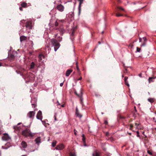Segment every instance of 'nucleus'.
Wrapping results in <instances>:
<instances>
[{
  "label": "nucleus",
  "mask_w": 156,
  "mask_h": 156,
  "mask_svg": "<svg viewBox=\"0 0 156 156\" xmlns=\"http://www.w3.org/2000/svg\"><path fill=\"white\" fill-rule=\"evenodd\" d=\"M22 135L25 137H33L34 136V134L32 133L29 129H26L23 131L22 133Z\"/></svg>",
  "instance_id": "1"
},
{
  "label": "nucleus",
  "mask_w": 156,
  "mask_h": 156,
  "mask_svg": "<svg viewBox=\"0 0 156 156\" xmlns=\"http://www.w3.org/2000/svg\"><path fill=\"white\" fill-rule=\"evenodd\" d=\"M51 42L52 46L54 47L55 51H56L60 47L59 43H58L57 41L54 39H51Z\"/></svg>",
  "instance_id": "2"
},
{
  "label": "nucleus",
  "mask_w": 156,
  "mask_h": 156,
  "mask_svg": "<svg viewBox=\"0 0 156 156\" xmlns=\"http://www.w3.org/2000/svg\"><path fill=\"white\" fill-rule=\"evenodd\" d=\"M16 72L18 74H20L23 77H26V76H24V75L26 74L24 72H26V70L23 68H21L19 70H16Z\"/></svg>",
  "instance_id": "3"
},
{
  "label": "nucleus",
  "mask_w": 156,
  "mask_h": 156,
  "mask_svg": "<svg viewBox=\"0 0 156 156\" xmlns=\"http://www.w3.org/2000/svg\"><path fill=\"white\" fill-rule=\"evenodd\" d=\"M75 94L78 97H80V103L81 104H82V101L83 100V98H82V94L83 93L82 91V90H81L80 91V93L78 94L77 92L75 91Z\"/></svg>",
  "instance_id": "4"
},
{
  "label": "nucleus",
  "mask_w": 156,
  "mask_h": 156,
  "mask_svg": "<svg viewBox=\"0 0 156 156\" xmlns=\"http://www.w3.org/2000/svg\"><path fill=\"white\" fill-rule=\"evenodd\" d=\"M2 139L4 140H9L11 139V138L9 135L6 133L4 134V136L2 137Z\"/></svg>",
  "instance_id": "5"
},
{
  "label": "nucleus",
  "mask_w": 156,
  "mask_h": 156,
  "mask_svg": "<svg viewBox=\"0 0 156 156\" xmlns=\"http://www.w3.org/2000/svg\"><path fill=\"white\" fill-rule=\"evenodd\" d=\"M35 114L34 111H30L27 114V116L30 118H32L34 117Z\"/></svg>",
  "instance_id": "6"
},
{
  "label": "nucleus",
  "mask_w": 156,
  "mask_h": 156,
  "mask_svg": "<svg viewBox=\"0 0 156 156\" xmlns=\"http://www.w3.org/2000/svg\"><path fill=\"white\" fill-rule=\"evenodd\" d=\"M56 8L58 10L61 12H63L64 9V7L62 4L58 5Z\"/></svg>",
  "instance_id": "7"
},
{
  "label": "nucleus",
  "mask_w": 156,
  "mask_h": 156,
  "mask_svg": "<svg viewBox=\"0 0 156 156\" xmlns=\"http://www.w3.org/2000/svg\"><path fill=\"white\" fill-rule=\"evenodd\" d=\"M28 78L30 80H33L35 78V75L32 73H29L28 74Z\"/></svg>",
  "instance_id": "8"
},
{
  "label": "nucleus",
  "mask_w": 156,
  "mask_h": 156,
  "mask_svg": "<svg viewBox=\"0 0 156 156\" xmlns=\"http://www.w3.org/2000/svg\"><path fill=\"white\" fill-rule=\"evenodd\" d=\"M36 117L37 119H39L42 120V112L41 111H39L36 116Z\"/></svg>",
  "instance_id": "9"
},
{
  "label": "nucleus",
  "mask_w": 156,
  "mask_h": 156,
  "mask_svg": "<svg viewBox=\"0 0 156 156\" xmlns=\"http://www.w3.org/2000/svg\"><path fill=\"white\" fill-rule=\"evenodd\" d=\"M64 146L63 144H60L59 145H58L56 146V149L57 150H62L64 148Z\"/></svg>",
  "instance_id": "10"
},
{
  "label": "nucleus",
  "mask_w": 156,
  "mask_h": 156,
  "mask_svg": "<svg viewBox=\"0 0 156 156\" xmlns=\"http://www.w3.org/2000/svg\"><path fill=\"white\" fill-rule=\"evenodd\" d=\"M26 27L29 29L32 28L31 23L30 22L28 21L26 23Z\"/></svg>",
  "instance_id": "11"
},
{
  "label": "nucleus",
  "mask_w": 156,
  "mask_h": 156,
  "mask_svg": "<svg viewBox=\"0 0 156 156\" xmlns=\"http://www.w3.org/2000/svg\"><path fill=\"white\" fill-rule=\"evenodd\" d=\"M45 57V56H44L42 54H39V56L38 57V61L39 62H41V61L43 59H44V58Z\"/></svg>",
  "instance_id": "12"
},
{
  "label": "nucleus",
  "mask_w": 156,
  "mask_h": 156,
  "mask_svg": "<svg viewBox=\"0 0 156 156\" xmlns=\"http://www.w3.org/2000/svg\"><path fill=\"white\" fill-rule=\"evenodd\" d=\"M80 2H79V6L78 7V9H79V14H80V11H81V4L83 3V0H78Z\"/></svg>",
  "instance_id": "13"
},
{
  "label": "nucleus",
  "mask_w": 156,
  "mask_h": 156,
  "mask_svg": "<svg viewBox=\"0 0 156 156\" xmlns=\"http://www.w3.org/2000/svg\"><path fill=\"white\" fill-rule=\"evenodd\" d=\"M134 124H135V126H136V129L140 128V129H141V127H140V123L139 122L137 121H136V122Z\"/></svg>",
  "instance_id": "14"
},
{
  "label": "nucleus",
  "mask_w": 156,
  "mask_h": 156,
  "mask_svg": "<svg viewBox=\"0 0 156 156\" xmlns=\"http://www.w3.org/2000/svg\"><path fill=\"white\" fill-rule=\"evenodd\" d=\"M76 114L77 116L80 118H81L82 116V115L79 113L77 108H76Z\"/></svg>",
  "instance_id": "15"
},
{
  "label": "nucleus",
  "mask_w": 156,
  "mask_h": 156,
  "mask_svg": "<svg viewBox=\"0 0 156 156\" xmlns=\"http://www.w3.org/2000/svg\"><path fill=\"white\" fill-rule=\"evenodd\" d=\"M117 9L116 11L117 12H119L120 11V10H122L123 12H126V11L125 10L121 7L117 6Z\"/></svg>",
  "instance_id": "16"
},
{
  "label": "nucleus",
  "mask_w": 156,
  "mask_h": 156,
  "mask_svg": "<svg viewBox=\"0 0 156 156\" xmlns=\"http://www.w3.org/2000/svg\"><path fill=\"white\" fill-rule=\"evenodd\" d=\"M15 56L11 54L9 55V58L11 61L13 60Z\"/></svg>",
  "instance_id": "17"
},
{
  "label": "nucleus",
  "mask_w": 156,
  "mask_h": 156,
  "mask_svg": "<svg viewBox=\"0 0 156 156\" xmlns=\"http://www.w3.org/2000/svg\"><path fill=\"white\" fill-rule=\"evenodd\" d=\"M155 78V77H149L148 79L149 83H150L151 82H153L154 81V80Z\"/></svg>",
  "instance_id": "18"
},
{
  "label": "nucleus",
  "mask_w": 156,
  "mask_h": 156,
  "mask_svg": "<svg viewBox=\"0 0 156 156\" xmlns=\"http://www.w3.org/2000/svg\"><path fill=\"white\" fill-rule=\"evenodd\" d=\"M27 39V37L24 36H22L20 37V41L21 42L23 41L26 40Z\"/></svg>",
  "instance_id": "19"
},
{
  "label": "nucleus",
  "mask_w": 156,
  "mask_h": 156,
  "mask_svg": "<svg viewBox=\"0 0 156 156\" xmlns=\"http://www.w3.org/2000/svg\"><path fill=\"white\" fill-rule=\"evenodd\" d=\"M21 145L24 148L27 147V144L26 142L24 141H23L21 143Z\"/></svg>",
  "instance_id": "20"
},
{
  "label": "nucleus",
  "mask_w": 156,
  "mask_h": 156,
  "mask_svg": "<svg viewBox=\"0 0 156 156\" xmlns=\"http://www.w3.org/2000/svg\"><path fill=\"white\" fill-rule=\"evenodd\" d=\"M59 31L61 35H62L65 32V30L63 28L60 27L59 29Z\"/></svg>",
  "instance_id": "21"
},
{
  "label": "nucleus",
  "mask_w": 156,
  "mask_h": 156,
  "mask_svg": "<svg viewBox=\"0 0 156 156\" xmlns=\"http://www.w3.org/2000/svg\"><path fill=\"white\" fill-rule=\"evenodd\" d=\"M72 71L73 70L72 69H68L67 70L66 74V76H69Z\"/></svg>",
  "instance_id": "22"
},
{
  "label": "nucleus",
  "mask_w": 156,
  "mask_h": 156,
  "mask_svg": "<svg viewBox=\"0 0 156 156\" xmlns=\"http://www.w3.org/2000/svg\"><path fill=\"white\" fill-rule=\"evenodd\" d=\"M21 6L23 8H26L27 7V4L25 2H23L21 3Z\"/></svg>",
  "instance_id": "23"
},
{
  "label": "nucleus",
  "mask_w": 156,
  "mask_h": 156,
  "mask_svg": "<svg viewBox=\"0 0 156 156\" xmlns=\"http://www.w3.org/2000/svg\"><path fill=\"white\" fill-rule=\"evenodd\" d=\"M144 41V42L141 45V46H145L146 44L147 39L145 37H143V38Z\"/></svg>",
  "instance_id": "24"
},
{
  "label": "nucleus",
  "mask_w": 156,
  "mask_h": 156,
  "mask_svg": "<svg viewBox=\"0 0 156 156\" xmlns=\"http://www.w3.org/2000/svg\"><path fill=\"white\" fill-rule=\"evenodd\" d=\"M93 156H101L100 153L97 151H96L93 154Z\"/></svg>",
  "instance_id": "25"
},
{
  "label": "nucleus",
  "mask_w": 156,
  "mask_h": 156,
  "mask_svg": "<svg viewBox=\"0 0 156 156\" xmlns=\"http://www.w3.org/2000/svg\"><path fill=\"white\" fill-rule=\"evenodd\" d=\"M36 143L38 144L41 142V138L40 137H37L35 140Z\"/></svg>",
  "instance_id": "26"
},
{
  "label": "nucleus",
  "mask_w": 156,
  "mask_h": 156,
  "mask_svg": "<svg viewBox=\"0 0 156 156\" xmlns=\"http://www.w3.org/2000/svg\"><path fill=\"white\" fill-rule=\"evenodd\" d=\"M35 64L34 62H32L30 65V68L31 69H33L34 68Z\"/></svg>",
  "instance_id": "27"
},
{
  "label": "nucleus",
  "mask_w": 156,
  "mask_h": 156,
  "mask_svg": "<svg viewBox=\"0 0 156 156\" xmlns=\"http://www.w3.org/2000/svg\"><path fill=\"white\" fill-rule=\"evenodd\" d=\"M76 29V27H74L73 28L72 30V33L71 34L72 36H73L74 34V33L75 32V31Z\"/></svg>",
  "instance_id": "28"
},
{
  "label": "nucleus",
  "mask_w": 156,
  "mask_h": 156,
  "mask_svg": "<svg viewBox=\"0 0 156 156\" xmlns=\"http://www.w3.org/2000/svg\"><path fill=\"white\" fill-rule=\"evenodd\" d=\"M82 136L83 142V143L85 144V142H86V141H85L86 138H85L84 134L82 135Z\"/></svg>",
  "instance_id": "29"
},
{
  "label": "nucleus",
  "mask_w": 156,
  "mask_h": 156,
  "mask_svg": "<svg viewBox=\"0 0 156 156\" xmlns=\"http://www.w3.org/2000/svg\"><path fill=\"white\" fill-rule=\"evenodd\" d=\"M148 100L151 103H153L154 102V100L153 98H148Z\"/></svg>",
  "instance_id": "30"
},
{
  "label": "nucleus",
  "mask_w": 156,
  "mask_h": 156,
  "mask_svg": "<svg viewBox=\"0 0 156 156\" xmlns=\"http://www.w3.org/2000/svg\"><path fill=\"white\" fill-rule=\"evenodd\" d=\"M56 143H57V142L56 141H54L52 143V146L53 147H54L56 145Z\"/></svg>",
  "instance_id": "31"
},
{
  "label": "nucleus",
  "mask_w": 156,
  "mask_h": 156,
  "mask_svg": "<svg viewBox=\"0 0 156 156\" xmlns=\"http://www.w3.org/2000/svg\"><path fill=\"white\" fill-rule=\"evenodd\" d=\"M69 156H76V154L75 153H73L70 152L69 154Z\"/></svg>",
  "instance_id": "32"
},
{
  "label": "nucleus",
  "mask_w": 156,
  "mask_h": 156,
  "mask_svg": "<svg viewBox=\"0 0 156 156\" xmlns=\"http://www.w3.org/2000/svg\"><path fill=\"white\" fill-rule=\"evenodd\" d=\"M116 16L117 17H119L120 16H122L123 15L121 14L116 13Z\"/></svg>",
  "instance_id": "33"
},
{
  "label": "nucleus",
  "mask_w": 156,
  "mask_h": 156,
  "mask_svg": "<svg viewBox=\"0 0 156 156\" xmlns=\"http://www.w3.org/2000/svg\"><path fill=\"white\" fill-rule=\"evenodd\" d=\"M76 68L77 70L78 71H79L80 70H79V69L78 65V62H76Z\"/></svg>",
  "instance_id": "34"
},
{
  "label": "nucleus",
  "mask_w": 156,
  "mask_h": 156,
  "mask_svg": "<svg viewBox=\"0 0 156 156\" xmlns=\"http://www.w3.org/2000/svg\"><path fill=\"white\" fill-rule=\"evenodd\" d=\"M133 127V125L132 124H131L130 125V128L129 129L130 130H132Z\"/></svg>",
  "instance_id": "35"
},
{
  "label": "nucleus",
  "mask_w": 156,
  "mask_h": 156,
  "mask_svg": "<svg viewBox=\"0 0 156 156\" xmlns=\"http://www.w3.org/2000/svg\"><path fill=\"white\" fill-rule=\"evenodd\" d=\"M140 48H139L138 47H137L136 48V51L138 52H140Z\"/></svg>",
  "instance_id": "36"
},
{
  "label": "nucleus",
  "mask_w": 156,
  "mask_h": 156,
  "mask_svg": "<svg viewBox=\"0 0 156 156\" xmlns=\"http://www.w3.org/2000/svg\"><path fill=\"white\" fill-rule=\"evenodd\" d=\"M58 22L57 21H56L55 23V26L56 27H57L58 26Z\"/></svg>",
  "instance_id": "37"
},
{
  "label": "nucleus",
  "mask_w": 156,
  "mask_h": 156,
  "mask_svg": "<svg viewBox=\"0 0 156 156\" xmlns=\"http://www.w3.org/2000/svg\"><path fill=\"white\" fill-rule=\"evenodd\" d=\"M56 114H57L56 113H55V115L54 116V119H55V121H56L57 120V119L56 117Z\"/></svg>",
  "instance_id": "38"
},
{
  "label": "nucleus",
  "mask_w": 156,
  "mask_h": 156,
  "mask_svg": "<svg viewBox=\"0 0 156 156\" xmlns=\"http://www.w3.org/2000/svg\"><path fill=\"white\" fill-rule=\"evenodd\" d=\"M125 84H126V85L127 86H128L129 87V84L128 83V81H125Z\"/></svg>",
  "instance_id": "39"
},
{
  "label": "nucleus",
  "mask_w": 156,
  "mask_h": 156,
  "mask_svg": "<svg viewBox=\"0 0 156 156\" xmlns=\"http://www.w3.org/2000/svg\"><path fill=\"white\" fill-rule=\"evenodd\" d=\"M147 153L148 154H149L150 155H152V153L150 151L148 150L147 151Z\"/></svg>",
  "instance_id": "40"
},
{
  "label": "nucleus",
  "mask_w": 156,
  "mask_h": 156,
  "mask_svg": "<svg viewBox=\"0 0 156 156\" xmlns=\"http://www.w3.org/2000/svg\"><path fill=\"white\" fill-rule=\"evenodd\" d=\"M128 79V77L127 76H125L124 78V81H127V80Z\"/></svg>",
  "instance_id": "41"
},
{
  "label": "nucleus",
  "mask_w": 156,
  "mask_h": 156,
  "mask_svg": "<svg viewBox=\"0 0 156 156\" xmlns=\"http://www.w3.org/2000/svg\"><path fill=\"white\" fill-rule=\"evenodd\" d=\"M14 128L15 129H18V127L17 126H14Z\"/></svg>",
  "instance_id": "42"
},
{
  "label": "nucleus",
  "mask_w": 156,
  "mask_h": 156,
  "mask_svg": "<svg viewBox=\"0 0 156 156\" xmlns=\"http://www.w3.org/2000/svg\"><path fill=\"white\" fill-rule=\"evenodd\" d=\"M74 134L75 135H77V133H76L77 131L75 129H74Z\"/></svg>",
  "instance_id": "43"
},
{
  "label": "nucleus",
  "mask_w": 156,
  "mask_h": 156,
  "mask_svg": "<svg viewBox=\"0 0 156 156\" xmlns=\"http://www.w3.org/2000/svg\"><path fill=\"white\" fill-rule=\"evenodd\" d=\"M32 105V107L34 108H35V107L36 106V105L35 104H33Z\"/></svg>",
  "instance_id": "44"
},
{
  "label": "nucleus",
  "mask_w": 156,
  "mask_h": 156,
  "mask_svg": "<svg viewBox=\"0 0 156 156\" xmlns=\"http://www.w3.org/2000/svg\"><path fill=\"white\" fill-rule=\"evenodd\" d=\"M104 123L105 124V125H107L108 124V122L107 121V120H105L104 122Z\"/></svg>",
  "instance_id": "45"
},
{
  "label": "nucleus",
  "mask_w": 156,
  "mask_h": 156,
  "mask_svg": "<svg viewBox=\"0 0 156 156\" xmlns=\"http://www.w3.org/2000/svg\"><path fill=\"white\" fill-rule=\"evenodd\" d=\"M2 148L3 149H6L8 148L7 147H5L4 146H2Z\"/></svg>",
  "instance_id": "46"
},
{
  "label": "nucleus",
  "mask_w": 156,
  "mask_h": 156,
  "mask_svg": "<svg viewBox=\"0 0 156 156\" xmlns=\"http://www.w3.org/2000/svg\"><path fill=\"white\" fill-rule=\"evenodd\" d=\"M133 46V45L132 44H130L129 45V47H132Z\"/></svg>",
  "instance_id": "47"
},
{
  "label": "nucleus",
  "mask_w": 156,
  "mask_h": 156,
  "mask_svg": "<svg viewBox=\"0 0 156 156\" xmlns=\"http://www.w3.org/2000/svg\"><path fill=\"white\" fill-rule=\"evenodd\" d=\"M22 7H20L19 8V9H20V10L21 11H23V9H22Z\"/></svg>",
  "instance_id": "48"
},
{
  "label": "nucleus",
  "mask_w": 156,
  "mask_h": 156,
  "mask_svg": "<svg viewBox=\"0 0 156 156\" xmlns=\"http://www.w3.org/2000/svg\"><path fill=\"white\" fill-rule=\"evenodd\" d=\"M136 133L137 134V136L138 137L139 136V132L138 131H137Z\"/></svg>",
  "instance_id": "49"
},
{
  "label": "nucleus",
  "mask_w": 156,
  "mask_h": 156,
  "mask_svg": "<svg viewBox=\"0 0 156 156\" xmlns=\"http://www.w3.org/2000/svg\"><path fill=\"white\" fill-rule=\"evenodd\" d=\"M139 76L140 77H142V74L141 73H140L139 74Z\"/></svg>",
  "instance_id": "50"
},
{
  "label": "nucleus",
  "mask_w": 156,
  "mask_h": 156,
  "mask_svg": "<svg viewBox=\"0 0 156 156\" xmlns=\"http://www.w3.org/2000/svg\"><path fill=\"white\" fill-rule=\"evenodd\" d=\"M63 83H61L60 84V86L61 87H62L63 85Z\"/></svg>",
  "instance_id": "51"
},
{
  "label": "nucleus",
  "mask_w": 156,
  "mask_h": 156,
  "mask_svg": "<svg viewBox=\"0 0 156 156\" xmlns=\"http://www.w3.org/2000/svg\"><path fill=\"white\" fill-rule=\"evenodd\" d=\"M139 42H141V40H142L141 38H140V37H139Z\"/></svg>",
  "instance_id": "52"
},
{
  "label": "nucleus",
  "mask_w": 156,
  "mask_h": 156,
  "mask_svg": "<svg viewBox=\"0 0 156 156\" xmlns=\"http://www.w3.org/2000/svg\"><path fill=\"white\" fill-rule=\"evenodd\" d=\"M61 106L62 107H64L65 106V105L64 104H63L61 105Z\"/></svg>",
  "instance_id": "53"
},
{
  "label": "nucleus",
  "mask_w": 156,
  "mask_h": 156,
  "mask_svg": "<svg viewBox=\"0 0 156 156\" xmlns=\"http://www.w3.org/2000/svg\"><path fill=\"white\" fill-rule=\"evenodd\" d=\"M108 135H109V133L108 132H107L106 133V136H108Z\"/></svg>",
  "instance_id": "54"
},
{
  "label": "nucleus",
  "mask_w": 156,
  "mask_h": 156,
  "mask_svg": "<svg viewBox=\"0 0 156 156\" xmlns=\"http://www.w3.org/2000/svg\"><path fill=\"white\" fill-rule=\"evenodd\" d=\"M82 77H80L78 80H80L82 79Z\"/></svg>",
  "instance_id": "55"
},
{
  "label": "nucleus",
  "mask_w": 156,
  "mask_h": 156,
  "mask_svg": "<svg viewBox=\"0 0 156 156\" xmlns=\"http://www.w3.org/2000/svg\"><path fill=\"white\" fill-rule=\"evenodd\" d=\"M134 109H135V111H136V107H135V106H134Z\"/></svg>",
  "instance_id": "56"
},
{
  "label": "nucleus",
  "mask_w": 156,
  "mask_h": 156,
  "mask_svg": "<svg viewBox=\"0 0 156 156\" xmlns=\"http://www.w3.org/2000/svg\"><path fill=\"white\" fill-rule=\"evenodd\" d=\"M118 2L119 3H120L121 2V1L120 0H118Z\"/></svg>",
  "instance_id": "57"
},
{
  "label": "nucleus",
  "mask_w": 156,
  "mask_h": 156,
  "mask_svg": "<svg viewBox=\"0 0 156 156\" xmlns=\"http://www.w3.org/2000/svg\"><path fill=\"white\" fill-rule=\"evenodd\" d=\"M61 22H64V20H61Z\"/></svg>",
  "instance_id": "58"
},
{
  "label": "nucleus",
  "mask_w": 156,
  "mask_h": 156,
  "mask_svg": "<svg viewBox=\"0 0 156 156\" xmlns=\"http://www.w3.org/2000/svg\"><path fill=\"white\" fill-rule=\"evenodd\" d=\"M1 156V151H0V156Z\"/></svg>",
  "instance_id": "59"
},
{
  "label": "nucleus",
  "mask_w": 156,
  "mask_h": 156,
  "mask_svg": "<svg viewBox=\"0 0 156 156\" xmlns=\"http://www.w3.org/2000/svg\"><path fill=\"white\" fill-rule=\"evenodd\" d=\"M98 43L99 44H101V42L100 41H98Z\"/></svg>",
  "instance_id": "60"
},
{
  "label": "nucleus",
  "mask_w": 156,
  "mask_h": 156,
  "mask_svg": "<svg viewBox=\"0 0 156 156\" xmlns=\"http://www.w3.org/2000/svg\"><path fill=\"white\" fill-rule=\"evenodd\" d=\"M2 66V63L0 62V66Z\"/></svg>",
  "instance_id": "61"
},
{
  "label": "nucleus",
  "mask_w": 156,
  "mask_h": 156,
  "mask_svg": "<svg viewBox=\"0 0 156 156\" xmlns=\"http://www.w3.org/2000/svg\"><path fill=\"white\" fill-rule=\"evenodd\" d=\"M121 118L122 119H124V118H125V117H122Z\"/></svg>",
  "instance_id": "62"
},
{
  "label": "nucleus",
  "mask_w": 156,
  "mask_h": 156,
  "mask_svg": "<svg viewBox=\"0 0 156 156\" xmlns=\"http://www.w3.org/2000/svg\"><path fill=\"white\" fill-rule=\"evenodd\" d=\"M103 33H104V31H102V34H103Z\"/></svg>",
  "instance_id": "63"
},
{
  "label": "nucleus",
  "mask_w": 156,
  "mask_h": 156,
  "mask_svg": "<svg viewBox=\"0 0 156 156\" xmlns=\"http://www.w3.org/2000/svg\"><path fill=\"white\" fill-rule=\"evenodd\" d=\"M55 30H57V29H58V28H55Z\"/></svg>",
  "instance_id": "64"
}]
</instances>
